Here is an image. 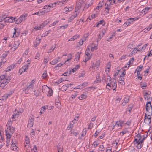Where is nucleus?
<instances>
[{"label": "nucleus", "mask_w": 152, "mask_h": 152, "mask_svg": "<svg viewBox=\"0 0 152 152\" xmlns=\"http://www.w3.org/2000/svg\"><path fill=\"white\" fill-rule=\"evenodd\" d=\"M14 111L16 112H15L14 114L12 115V120H15L16 118H17L19 115H20L23 111V110L22 109H20L18 110L15 109Z\"/></svg>", "instance_id": "nucleus-9"}, {"label": "nucleus", "mask_w": 152, "mask_h": 152, "mask_svg": "<svg viewBox=\"0 0 152 152\" xmlns=\"http://www.w3.org/2000/svg\"><path fill=\"white\" fill-rule=\"evenodd\" d=\"M104 34V33L103 32H100L99 33V35L98 36V38L97 41V42L101 39L103 37Z\"/></svg>", "instance_id": "nucleus-37"}, {"label": "nucleus", "mask_w": 152, "mask_h": 152, "mask_svg": "<svg viewBox=\"0 0 152 152\" xmlns=\"http://www.w3.org/2000/svg\"><path fill=\"white\" fill-rule=\"evenodd\" d=\"M29 139L27 136H26L25 138L24 147L25 149L27 152H30L31 150V152H37V147L34 145L33 148L29 146Z\"/></svg>", "instance_id": "nucleus-5"}, {"label": "nucleus", "mask_w": 152, "mask_h": 152, "mask_svg": "<svg viewBox=\"0 0 152 152\" xmlns=\"http://www.w3.org/2000/svg\"><path fill=\"white\" fill-rule=\"evenodd\" d=\"M33 87L32 86L29 85L25 90L26 93L31 94L32 92L33 91Z\"/></svg>", "instance_id": "nucleus-19"}, {"label": "nucleus", "mask_w": 152, "mask_h": 152, "mask_svg": "<svg viewBox=\"0 0 152 152\" xmlns=\"http://www.w3.org/2000/svg\"><path fill=\"white\" fill-rule=\"evenodd\" d=\"M47 96H50L53 95V90L51 89H50L49 91L47 92Z\"/></svg>", "instance_id": "nucleus-47"}, {"label": "nucleus", "mask_w": 152, "mask_h": 152, "mask_svg": "<svg viewBox=\"0 0 152 152\" xmlns=\"http://www.w3.org/2000/svg\"><path fill=\"white\" fill-rule=\"evenodd\" d=\"M11 80V77H10L6 76L4 75H3L0 76V87H4L6 85H7L9 82Z\"/></svg>", "instance_id": "nucleus-7"}, {"label": "nucleus", "mask_w": 152, "mask_h": 152, "mask_svg": "<svg viewBox=\"0 0 152 152\" xmlns=\"http://www.w3.org/2000/svg\"><path fill=\"white\" fill-rule=\"evenodd\" d=\"M124 121H118L116 122L115 124L113 126L112 129H113L115 126L118 127H120L121 128L122 126L124 125Z\"/></svg>", "instance_id": "nucleus-18"}, {"label": "nucleus", "mask_w": 152, "mask_h": 152, "mask_svg": "<svg viewBox=\"0 0 152 152\" xmlns=\"http://www.w3.org/2000/svg\"><path fill=\"white\" fill-rule=\"evenodd\" d=\"M84 84H83L81 85H79L78 86L74 88L76 89H81L83 88L84 87Z\"/></svg>", "instance_id": "nucleus-51"}, {"label": "nucleus", "mask_w": 152, "mask_h": 152, "mask_svg": "<svg viewBox=\"0 0 152 152\" xmlns=\"http://www.w3.org/2000/svg\"><path fill=\"white\" fill-rule=\"evenodd\" d=\"M98 43L97 42L96 44L92 43L87 46L86 49V62L90 60L92 56V53L89 52L90 51V50L91 49L92 51L96 50L97 48Z\"/></svg>", "instance_id": "nucleus-3"}, {"label": "nucleus", "mask_w": 152, "mask_h": 152, "mask_svg": "<svg viewBox=\"0 0 152 152\" xmlns=\"http://www.w3.org/2000/svg\"><path fill=\"white\" fill-rule=\"evenodd\" d=\"M17 144H11V148L13 150L15 151H18V150L17 149Z\"/></svg>", "instance_id": "nucleus-29"}, {"label": "nucleus", "mask_w": 152, "mask_h": 152, "mask_svg": "<svg viewBox=\"0 0 152 152\" xmlns=\"http://www.w3.org/2000/svg\"><path fill=\"white\" fill-rule=\"evenodd\" d=\"M143 67L142 66H140L137 67V69L135 70V72H137V75H138L140 74V72L142 70V69Z\"/></svg>", "instance_id": "nucleus-30"}, {"label": "nucleus", "mask_w": 152, "mask_h": 152, "mask_svg": "<svg viewBox=\"0 0 152 152\" xmlns=\"http://www.w3.org/2000/svg\"><path fill=\"white\" fill-rule=\"evenodd\" d=\"M46 107L45 106H43L41 108L40 111L39 112V113L41 115L43 114L44 112L45 111Z\"/></svg>", "instance_id": "nucleus-36"}, {"label": "nucleus", "mask_w": 152, "mask_h": 152, "mask_svg": "<svg viewBox=\"0 0 152 152\" xmlns=\"http://www.w3.org/2000/svg\"><path fill=\"white\" fill-rule=\"evenodd\" d=\"M78 120V117L77 116H76L74 118V119L71 121L74 124L76 123Z\"/></svg>", "instance_id": "nucleus-61"}, {"label": "nucleus", "mask_w": 152, "mask_h": 152, "mask_svg": "<svg viewBox=\"0 0 152 152\" xmlns=\"http://www.w3.org/2000/svg\"><path fill=\"white\" fill-rule=\"evenodd\" d=\"M27 16L28 15L27 14H24L20 15V16L19 18H20L22 22H23L25 20Z\"/></svg>", "instance_id": "nucleus-26"}, {"label": "nucleus", "mask_w": 152, "mask_h": 152, "mask_svg": "<svg viewBox=\"0 0 152 152\" xmlns=\"http://www.w3.org/2000/svg\"><path fill=\"white\" fill-rule=\"evenodd\" d=\"M56 106L57 108L60 109L61 107V104L60 102H59L56 101Z\"/></svg>", "instance_id": "nucleus-45"}, {"label": "nucleus", "mask_w": 152, "mask_h": 152, "mask_svg": "<svg viewBox=\"0 0 152 152\" xmlns=\"http://www.w3.org/2000/svg\"><path fill=\"white\" fill-rule=\"evenodd\" d=\"M98 150L99 151L103 152L104 150V148L103 145H101L99 146Z\"/></svg>", "instance_id": "nucleus-49"}, {"label": "nucleus", "mask_w": 152, "mask_h": 152, "mask_svg": "<svg viewBox=\"0 0 152 152\" xmlns=\"http://www.w3.org/2000/svg\"><path fill=\"white\" fill-rule=\"evenodd\" d=\"M85 1L86 0H77L75 12L69 18L68 20V22H71L77 17L79 13V10L80 8L84 6L85 7Z\"/></svg>", "instance_id": "nucleus-1"}, {"label": "nucleus", "mask_w": 152, "mask_h": 152, "mask_svg": "<svg viewBox=\"0 0 152 152\" xmlns=\"http://www.w3.org/2000/svg\"><path fill=\"white\" fill-rule=\"evenodd\" d=\"M14 31L13 32V35L12 37L15 38L19 35L20 32V28H13Z\"/></svg>", "instance_id": "nucleus-14"}, {"label": "nucleus", "mask_w": 152, "mask_h": 152, "mask_svg": "<svg viewBox=\"0 0 152 152\" xmlns=\"http://www.w3.org/2000/svg\"><path fill=\"white\" fill-rule=\"evenodd\" d=\"M132 108V106H130V105H129L126 111V113L128 114H129L131 111Z\"/></svg>", "instance_id": "nucleus-31"}, {"label": "nucleus", "mask_w": 152, "mask_h": 152, "mask_svg": "<svg viewBox=\"0 0 152 152\" xmlns=\"http://www.w3.org/2000/svg\"><path fill=\"white\" fill-rule=\"evenodd\" d=\"M99 144V141H95L93 142V144L92 145V147L94 148H96Z\"/></svg>", "instance_id": "nucleus-41"}, {"label": "nucleus", "mask_w": 152, "mask_h": 152, "mask_svg": "<svg viewBox=\"0 0 152 152\" xmlns=\"http://www.w3.org/2000/svg\"><path fill=\"white\" fill-rule=\"evenodd\" d=\"M15 128L13 127H6L5 129L6 136V143L7 147H8L10 144V139L12 135L15 132Z\"/></svg>", "instance_id": "nucleus-2"}, {"label": "nucleus", "mask_w": 152, "mask_h": 152, "mask_svg": "<svg viewBox=\"0 0 152 152\" xmlns=\"http://www.w3.org/2000/svg\"><path fill=\"white\" fill-rule=\"evenodd\" d=\"M28 53V49H26L23 54V56L25 58H27Z\"/></svg>", "instance_id": "nucleus-42"}, {"label": "nucleus", "mask_w": 152, "mask_h": 152, "mask_svg": "<svg viewBox=\"0 0 152 152\" xmlns=\"http://www.w3.org/2000/svg\"><path fill=\"white\" fill-rule=\"evenodd\" d=\"M13 121V120H11V119H9L8 122H7L6 125V127L11 126L12 124Z\"/></svg>", "instance_id": "nucleus-48"}, {"label": "nucleus", "mask_w": 152, "mask_h": 152, "mask_svg": "<svg viewBox=\"0 0 152 152\" xmlns=\"http://www.w3.org/2000/svg\"><path fill=\"white\" fill-rule=\"evenodd\" d=\"M10 95L9 94H5L2 96L0 97V103L5 101Z\"/></svg>", "instance_id": "nucleus-20"}, {"label": "nucleus", "mask_w": 152, "mask_h": 152, "mask_svg": "<svg viewBox=\"0 0 152 152\" xmlns=\"http://www.w3.org/2000/svg\"><path fill=\"white\" fill-rule=\"evenodd\" d=\"M148 131H147L145 133V134H142V136H143V137H142V140L143 141L144 139H145L147 137V134L148 133Z\"/></svg>", "instance_id": "nucleus-59"}, {"label": "nucleus", "mask_w": 152, "mask_h": 152, "mask_svg": "<svg viewBox=\"0 0 152 152\" xmlns=\"http://www.w3.org/2000/svg\"><path fill=\"white\" fill-rule=\"evenodd\" d=\"M139 18L138 16L135 17L134 18H130L127 19L126 22L124 24V25L125 27H127L129 26L130 24L133 23V22L138 20Z\"/></svg>", "instance_id": "nucleus-8"}, {"label": "nucleus", "mask_w": 152, "mask_h": 152, "mask_svg": "<svg viewBox=\"0 0 152 152\" xmlns=\"http://www.w3.org/2000/svg\"><path fill=\"white\" fill-rule=\"evenodd\" d=\"M40 39H37L36 41L34 43V46L35 47L37 46L39 44L40 42Z\"/></svg>", "instance_id": "nucleus-43"}, {"label": "nucleus", "mask_w": 152, "mask_h": 152, "mask_svg": "<svg viewBox=\"0 0 152 152\" xmlns=\"http://www.w3.org/2000/svg\"><path fill=\"white\" fill-rule=\"evenodd\" d=\"M72 58V54L71 53H69L67 55V59L66 60H71Z\"/></svg>", "instance_id": "nucleus-56"}, {"label": "nucleus", "mask_w": 152, "mask_h": 152, "mask_svg": "<svg viewBox=\"0 0 152 152\" xmlns=\"http://www.w3.org/2000/svg\"><path fill=\"white\" fill-rule=\"evenodd\" d=\"M80 53H77L75 55V58L74 59V61L77 62L79 60L80 58Z\"/></svg>", "instance_id": "nucleus-38"}, {"label": "nucleus", "mask_w": 152, "mask_h": 152, "mask_svg": "<svg viewBox=\"0 0 152 152\" xmlns=\"http://www.w3.org/2000/svg\"><path fill=\"white\" fill-rule=\"evenodd\" d=\"M50 89L47 86L44 85L42 86V92L44 93H47L48 91H49Z\"/></svg>", "instance_id": "nucleus-25"}, {"label": "nucleus", "mask_w": 152, "mask_h": 152, "mask_svg": "<svg viewBox=\"0 0 152 152\" xmlns=\"http://www.w3.org/2000/svg\"><path fill=\"white\" fill-rule=\"evenodd\" d=\"M7 53H4L1 56V60H4V59H6L5 58L7 56Z\"/></svg>", "instance_id": "nucleus-50"}, {"label": "nucleus", "mask_w": 152, "mask_h": 152, "mask_svg": "<svg viewBox=\"0 0 152 152\" xmlns=\"http://www.w3.org/2000/svg\"><path fill=\"white\" fill-rule=\"evenodd\" d=\"M110 64H107L106 66V68L105 69V72H109V71L110 70Z\"/></svg>", "instance_id": "nucleus-53"}, {"label": "nucleus", "mask_w": 152, "mask_h": 152, "mask_svg": "<svg viewBox=\"0 0 152 152\" xmlns=\"http://www.w3.org/2000/svg\"><path fill=\"white\" fill-rule=\"evenodd\" d=\"M48 23V21L47 20L45 21L42 23L39 26L41 27V29H42L44 27H45Z\"/></svg>", "instance_id": "nucleus-32"}, {"label": "nucleus", "mask_w": 152, "mask_h": 152, "mask_svg": "<svg viewBox=\"0 0 152 152\" xmlns=\"http://www.w3.org/2000/svg\"><path fill=\"white\" fill-rule=\"evenodd\" d=\"M93 2V0H88L86 2V8L91 6Z\"/></svg>", "instance_id": "nucleus-28"}, {"label": "nucleus", "mask_w": 152, "mask_h": 152, "mask_svg": "<svg viewBox=\"0 0 152 152\" xmlns=\"http://www.w3.org/2000/svg\"><path fill=\"white\" fill-rule=\"evenodd\" d=\"M59 58H58V59H55L53 60H52L50 62V63L51 64H55L57 63L58 61V59H59Z\"/></svg>", "instance_id": "nucleus-44"}, {"label": "nucleus", "mask_w": 152, "mask_h": 152, "mask_svg": "<svg viewBox=\"0 0 152 152\" xmlns=\"http://www.w3.org/2000/svg\"><path fill=\"white\" fill-rule=\"evenodd\" d=\"M128 132L127 129L125 128L123 129V130L120 133V135L121 136H123L124 134Z\"/></svg>", "instance_id": "nucleus-34"}, {"label": "nucleus", "mask_w": 152, "mask_h": 152, "mask_svg": "<svg viewBox=\"0 0 152 152\" xmlns=\"http://www.w3.org/2000/svg\"><path fill=\"white\" fill-rule=\"evenodd\" d=\"M47 77V71H45L42 74V77L43 79H45Z\"/></svg>", "instance_id": "nucleus-58"}, {"label": "nucleus", "mask_w": 152, "mask_h": 152, "mask_svg": "<svg viewBox=\"0 0 152 152\" xmlns=\"http://www.w3.org/2000/svg\"><path fill=\"white\" fill-rule=\"evenodd\" d=\"M55 48V46L53 45L51 46L50 48L48 50L47 52L48 53L51 52L54 50Z\"/></svg>", "instance_id": "nucleus-54"}, {"label": "nucleus", "mask_w": 152, "mask_h": 152, "mask_svg": "<svg viewBox=\"0 0 152 152\" xmlns=\"http://www.w3.org/2000/svg\"><path fill=\"white\" fill-rule=\"evenodd\" d=\"M151 115L149 114L147 115L145 113L144 122L147 124H149L151 123Z\"/></svg>", "instance_id": "nucleus-17"}, {"label": "nucleus", "mask_w": 152, "mask_h": 152, "mask_svg": "<svg viewBox=\"0 0 152 152\" xmlns=\"http://www.w3.org/2000/svg\"><path fill=\"white\" fill-rule=\"evenodd\" d=\"M58 2H55L52 3H50L49 5H45L44 6L43 9L46 10L47 12L50 11V8L55 7L56 4H58Z\"/></svg>", "instance_id": "nucleus-10"}, {"label": "nucleus", "mask_w": 152, "mask_h": 152, "mask_svg": "<svg viewBox=\"0 0 152 152\" xmlns=\"http://www.w3.org/2000/svg\"><path fill=\"white\" fill-rule=\"evenodd\" d=\"M73 9L72 7H69V8L65 7L63 10L64 12L71 11Z\"/></svg>", "instance_id": "nucleus-35"}, {"label": "nucleus", "mask_w": 152, "mask_h": 152, "mask_svg": "<svg viewBox=\"0 0 152 152\" xmlns=\"http://www.w3.org/2000/svg\"><path fill=\"white\" fill-rule=\"evenodd\" d=\"M14 18H15V22L16 24H18L22 22L19 17L17 19L15 17H14Z\"/></svg>", "instance_id": "nucleus-40"}, {"label": "nucleus", "mask_w": 152, "mask_h": 152, "mask_svg": "<svg viewBox=\"0 0 152 152\" xmlns=\"http://www.w3.org/2000/svg\"><path fill=\"white\" fill-rule=\"evenodd\" d=\"M151 9V7H146L143 9L140 12L142 14H143V15H144L148 12L149 10Z\"/></svg>", "instance_id": "nucleus-22"}, {"label": "nucleus", "mask_w": 152, "mask_h": 152, "mask_svg": "<svg viewBox=\"0 0 152 152\" xmlns=\"http://www.w3.org/2000/svg\"><path fill=\"white\" fill-rule=\"evenodd\" d=\"M68 24H66L65 25L59 26L58 27V29H64V28H66L68 26Z\"/></svg>", "instance_id": "nucleus-57"}, {"label": "nucleus", "mask_w": 152, "mask_h": 152, "mask_svg": "<svg viewBox=\"0 0 152 152\" xmlns=\"http://www.w3.org/2000/svg\"><path fill=\"white\" fill-rule=\"evenodd\" d=\"M15 64H14L10 65L6 68L4 72H7L10 71L11 70L14 69L15 66Z\"/></svg>", "instance_id": "nucleus-23"}, {"label": "nucleus", "mask_w": 152, "mask_h": 152, "mask_svg": "<svg viewBox=\"0 0 152 152\" xmlns=\"http://www.w3.org/2000/svg\"><path fill=\"white\" fill-rule=\"evenodd\" d=\"M94 123L92 122H90L88 125V129H90L92 128L93 126Z\"/></svg>", "instance_id": "nucleus-55"}, {"label": "nucleus", "mask_w": 152, "mask_h": 152, "mask_svg": "<svg viewBox=\"0 0 152 152\" xmlns=\"http://www.w3.org/2000/svg\"><path fill=\"white\" fill-rule=\"evenodd\" d=\"M6 61V59H4V60H1V61L0 62V67H2V66H4L5 62Z\"/></svg>", "instance_id": "nucleus-60"}, {"label": "nucleus", "mask_w": 152, "mask_h": 152, "mask_svg": "<svg viewBox=\"0 0 152 152\" xmlns=\"http://www.w3.org/2000/svg\"><path fill=\"white\" fill-rule=\"evenodd\" d=\"M146 113L148 114L152 115V107L150 102H148L146 104Z\"/></svg>", "instance_id": "nucleus-12"}, {"label": "nucleus", "mask_w": 152, "mask_h": 152, "mask_svg": "<svg viewBox=\"0 0 152 152\" xmlns=\"http://www.w3.org/2000/svg\"><path fill=\"white\" fill-rule=\"evenodd\" d=\"M11 144H17V141L15 139L12 138V139Z\"/></svg>", "instance_id": "nucleus-64"}, {"label": "nucleus", "mask_w": 152, "mask_h": 152, "mask_svg": "<svg viewBox=\"0 0 152 152\" xmlns=\"http://www.w3.org/2000/svg\"><path fill=\"white\" fill-rule=\"evenodd\" d=\"M71 63L72 61L71 60H66L64 62V64L67 66H69Z\"/></svg>", "instance_id": "nucleus-52"}, {"label": "nucleus", "mask_w": 152, "mask_h": 152, "mask_svg": "<svg viewBox=\"0 0 152 152\" xmlns=\"http://www.w3.org/2000/svg\"><path fill=\"white\" fill-rule=\"evenodd\" d=\"M106 88L108 90L112 89L113 91L115 90L117 88V84L115 81L112 80L111 78L109 76H107L106 79Z\"/></svg>", "instance_id": "nucleus-4"}, {"label": "nucleus", "mask_w": 152, "mask_h": 152, "mask_svg": "<svg viewBox=\"0 0 152 152\" xmlns=\"http://www.w3.org/2000/svg\"><path fill=\"white\" fill-rule=\"evenodd\" d=\"M85 98L86 95L84 94H81L79 97V99L80 100H82Z\"/></svg>", "instance_id": "nucleus-63"}, {"label": "nucleus", "mask_w": 152, "mask_h": 152, "mask_svg": "<svg viewBox=\"0 0 152 152\" xmlns=\"http://www.w3.org/2000/svg\"><path fill=\"white\" fill-rule=\"evenodd\" d=\"M34 120L32 118H31L29 119L28 123L27 125V126L28 127H31L33 126L34 124Z\"/></svg>", "instance_id": "nucleus-24"}, {"label": "nucleus", "mask_w": 152, "mask_h": 152, "mask_svg": "<svg viewBox=\"0 0 152 152\" xmlns=\"http://www.w3.org/2000/svg\"><path fill=\"white\" fill-rule=\"evenodd\" d=\"M19 44L18 42L15 41L12 43L9 44L8 46L10 48L11 51H14L18 47Z\"/></svg>", "instance_id": "nucleus-11"}, {"label": "nucleus", "mask_w": 152, "mask_h": 152, "mask_svg": "<svg viewBox=\"0 0 152 152\" xmlns=\"http://www.w3.org/2000/svg\"><path fill=\"white\" fill-rule=\"evenodd\" d=\"M138 49L135 47L134 48L133 50L132 51L131 53L132 54H135L138 51Z\"/></svg>", "instance_id": "nucleus-62"}, {"label": "nucleus", "mask_w": 152, "mask_h": 152, "mask_svg": "<svg viewBox=\"0 0 152 152\" xmlns=\"http://www.w3.org/2000/svg\"><path fill=\"white\" fill-rule=\"evenodd\" d=\"M4 21L5 22L13 23L15 22V18L13 17H10L2 18L1 19L0 21Z\"/></svg>", "instance_id": "nucleus-13"}, {"label": "nucleus", "mask_w": 152, "mask_h": 152, "mask_svg": "<svg viewBox=\"0 0 152 152\" xmlns=\"http://www.w3.org/2000/svg\"><path fill=\"white\" fill-rule=\"evenodd\" d=\"M100 64V61L99 60H98L96 62L95 64L93 63V64H92L91 68L94 69L98 70L99 68Z\"/></svg>", "instance_id": "nucleus-16"}, {"label": "nucleus", "mask_w": 152, "mask_h": 152, "mask_svg": "<svg viewBox=\"0 0 152 152\" xmlns=\"http://www.w3.org/2000/svg\"><path fill=\"white\" fill-rule=\"evenodd\" d=\"M80 66V65L79 64L76 65L70 71V73H74L79 68Z\"/></svg>", "instance_id": "nucleus-27"}, {"label": "nucleus", "mask_w": 152, "mask_h": 152, "mask_svg": "<svg viewBox=\"0 0 152 152\" xmlns=\"http://www.w3.org/2000/svg\"><path fill=\"white\" fill-rule=\"evenodd\" d=\"M65 81H66L65 79L63 78H60L58 79L56 81H54L53 82V83L55 86H57L60 83Z\"/></svg>", "instance_id": "nucleus-21"}, {"label": "nucleus", "mask_w": 152, "mask_h": 152, "mask_svg": "<svg viewBox=\"0 0 152 152\" xmlns=\"http://www.w3.org/2000/svg\"><path fill=\"white\" fill-rule=\"evenodd\" d=\"M79 37V35H74L69 40V41H74L76 39Z\"/></svg>", "instance_id": "nucleus-46"}, {"label": "nucleus", "mask_w": 152, "mask_h": 152, "mask_svg": "<svg viewBox=\"0 0 152 152\" xmlns=\"http://www.w3.org/2000/svg\"><path fill=\"white\" fill-rule=\"evenodd\" d=\"M142 133H141L138 134L134 137V143L137 144V149H140L143 146V143L142 140Z\"/></svg>", "instance_id": "nucleus-6"}, {"label": "nucleus", "mask_w": 152, "mask_h": 152, "mask_svg": "<svg viewBox=\"0 0 152 152\" xmlns=\"http://www.w3.org/2000/svg\"><path fill=\"white\" fill-rule=\"evenodd\" d=\"M29 67L28 64H25L19 70V73L21 74L23 72L26 71L28 69Z\"/></svg>", "instance_id": "nucleus-15"}, {"label": "nucleus", "mask_w": 152, "mask_h": 152, "mask_svg": "<svg viewBox=\"0 0 152 152\" xmlns=\"http://www.w3.org/2000/svg\"><path fill=\"white\" fill-rule=\"evenodd\" d=\"M129 102V99L126 98L125 97L123 99V102L122 103V105L124 106L126 105V104Z\"/></svg>", "instance_id": "nucleus-33"}, {"label": "nucleus", "mask_w": 152, "mask_h": 152, "mask_svg": "<svg viewBox=\"0 0 152 152\" xmlns=\"http://www.w3.org/2000/svg\"><path fill=\"white\" fill-rule=\"evenodd\" d=\"M74 124L73 123H72V121H71L69 125L67 127L66 129L68 130H70L71 128H72L73 127Z\"/></svg>", "instance_id": "nucleus-39"}]
</instances>
